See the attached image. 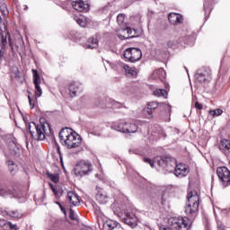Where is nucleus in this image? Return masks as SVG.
<instances>
[{
    "mask_svg": "<svg viewBox=\"0 0 230 230\" xmlns=\"http://www.w3.org/2000/svg\"><path fill=\"white\" fill-rule=\"evenodd\" d=\"M59 139L66 148H76L82 144V137L71 128H64L59 132Z\"/></svg>",
    "mask_w": 230,
    "mask_h": 230,
    "instance_id": "nucleus-1",
    "label": "nucleus"
},
{
    "mask_svg": "<svg viewBox=\"0 0 230 230\" xmlns=\"http://www.w3.org/2000/svg\"><path fill=\"white\" fill-rule=\"evenodd\" d=\"M40 123L42 129L35 122L30 123L29 130L31 136H35V134H37L38 137H44V134H46L47 136H49L52 134L51 126H49V123H48V120H46V118L44 117L40 118Z\"/></svg>",
    "mask_w": 230,
    "mask_h": 230,
    "instance_id": "nucleus-2",
    "label": "nucleus"
},
{
    "mask_svg": "<svg viewBox=\"0 0 230 230\" xmlns=\"http://www.w3.org/2000/svg\"><path fill=\"white\" fill-rule=\"evenodd\" d=\"M199 193L196 190L190 191L187 195L185 213L187 215H195L199 211Z\"/></svg>",
    "mask_w": 230,
    "mask_h": 230,
    "instance_id": "nucleus-3",
    "label": "nucleus"
},
{
    "mask_svg": "<svg viewBox=\"0 0 230 230\" xmlns=\"http://www.w3.org/2000/svg\"><path fill=\"white\" fill-rule=\"evenodd\" d=\"M123 56L128 62H139L143 57V52L137 48H128L124 50Z\"/></svg>",
    "mask_w": 230,
    "mask_h": 230,
    "instance_id": "nucleus-4",
    "label": "nucleus"
},
{
    "mask_svg": "<svg viewBox=\"0 0 230 230\" xmlns=\"http://www.w3.org/2000/svg\"><path fill=\"white\" fill-rule=\"evenodd\" d=\"M113 128L124 134H134V132H137V126H136V124H127V122L123 120L115 123Z\"/></svg>",
    "mask_w": 230,
    "mask_h": 230,
    "instance_id": "nucleus-5",
    "label": "nucleus"
},
{
    "mask_svg": "<svg viewBox=\"0 0 230 230\" xmlns=\"http://www.w3.org/2000/svg\"><path fill=\"white\" fill-rule=\"evenodd\" d=\"M168 223L172 229L188 230V220L183 217H171Z\"/></svg>",
    "mask_w": 230,
    "mask_h": 230,
    "instance_id": "nucleus-6",
    "label": "nucleus"
},
{
    "mask_svg": "<svg viewBox=\"0 0 230 230\" xmlns=\"http://www.w3.org/2000/svg\"><path fill=\"white\" fill-rule=\"evenodd\" d=\"M72 7L76 12H89V8H91V4H89V0H70Z\"/></svg>",
    "mask_w": 230,
    "mask_h": 230,
    "instance_id": "nucleus-7",
    "label": "nucleus"
},
{
    "mask_svg": "<svg viewBox=\"0 0 230 230\" xmlns=\"http://www.w3.org/2000/svg\"><path fill=\"white\" fill-rule=\"evenodd\" d=\"M91 172V164L87 162L80 163L75 168V173L78 175H85Z\"/></svg>",
    "mask_w": 230,
    "mask_h": 230,
    "instance_id": "nucleus-8",
    "label": "nucleus"
},
{
    "mask_svg": "<svg viewBox=\"0 0 230 230\" xmlns=\"http://www.w3.org/2000/svg\"><path fill=\"white\" fill-rule=\"evenodd\" d=\"M217 175L223 182H230V171L226 167H219Z\"/></svg>",
    "mask_w": 230,
    "mask_h": 230,
    "instance_id": "nucleus-9",
    "label": "nucleus"
},
{
    "mask_svg": "<svg viewBox=\"0 0 230 230\" xmlns=\"http://www.w3.org/2000/svg\"><path fill=\"white\" fill-rule=\"evenodd\" d=\"M174 175H176V177H186V175H188V168L186 165L182 164H177L174 170Z\"/></svg>",
    "mask_w": 230,
    "mask_h": 230,
    "instance_id": "nucleus-10",
    "label": "nucleus"
},
{
    "mask_svg": "<svg viewBox=\"0 0 230 230\" xmlns=\"http://www.w3.org/2000/svg\"><path fill=\"white\" fill-rule=\"evenodd\" d=\"M219 149L223 152H228L230 154V138L229 136L220 139L218 144Z\"/></svg>",
    "mask_w": 230,
    "mask_h": 230,
    "instance_id": "nucleus-11",
    "label": "nucleus"
},
{
    "mask_svg": "<svg viewBox=\"0 0 230 230\" xmlns=\"http://www.w3.org/2000/svg\"><path fill=\"white\" fill-rule=\"evenodd\" d=\"M49 186L52 190L56 199H60V197L64 195V186L62 185L54 186L52 183H49Z\"/></svg>",
    "mask_w": 230,
    "mask_h": 230,
    "instance_id": "nucleus-12",
    "label": "nucleus"
},
{
    "mask_svg": "<svg viewBox=\"0 0 230 230\" xmlns=\"http://www.w3.org/2000/svg\"><path fill=\"white\" fill-rule=\"evenodd\" d=\"M67 198L72 205L78 206L80 204V198H78V195H76V193L70 191L67 194Z\"/></svg>",
    "mask_w": 230,
    "mask_h": 230,
    "instance_id": "nucleus-13",
    "label": "nucleus"
},
{
    "mask_svg": "<svg viewBox=\"0 0 230 230\" xmlns=\"http://www.w3.org/2000/svg\"><path fill=\"white\" fill-rule=\"evenodd\" d=\"M169 21L172 24H179L182 21V16L181 14L172 13L169 14Z\"/></svg>",
    "mask_w": 230,
    "mask_h": 230,
    "instance_id": "nucleus-14",
    "label": "nucleus"
},
{
    "mask_svg": "<svg viewBox=\"0 0 230 230\" xmlns=\"http://www.w3.org/2000/svg\"><path fill=\"white\" fill-rule=\"evenodd\" d=\"M116 227H118V223L112 219H108L103 223L104 230H113L116 229Z\"/></svg>",
    "mask_w": 230,
    "mask_h": 230,
    "instance_id": "nucleus-15",
    "label": "nucleus"
},
{
    "mask_svg": "<svg viewBox=\"0 0 230 230\" xmlns=\"http://www.w3.org/2000/svg\"><path fill=\"white\" fill-rule=\"evenodd\" d=\"M122 67H123L127 76H137V70H136L135 67H130L128 65H123Z\"/></svg>",
    "mask_w": 230,
    "mask_h": 230,
    "instance_id": "nucleus-16",
    "label": "nucleus"
},
{
    "mask_svg": "<svg viewBox=\"0 0 230 230\" xmlns=\"http://www.w3.org/2000/svg\"><path fill=\"white\" fill-rule=\"evenodd\" d=\"M85 46L89 49H94V48H98V39H96V38L88 39L85 43Z\"/></svg>",
    "mask_w": 230,
    "mask_h": 230,
    "instance_id": "nucleus-17",
    "label": "nucleus"
},
{
    "mask_svg": "<svg viewBox=\"0 0 230 230\" xmlns=\"http://www.w3.org/2000/svg\"><path fill=\"white\" fill-rule=\"evenodd\" d=\"M96 199L100 204H105L107 202V193L103 190H99L96 195Z\"/></svg>",
    "mask_w": 230,
    "mask_h": 230,
    "instance_id": "nucleus-18",
    "label": "nucleus"
},
{
    "mask_svg": "<svg viewBox=\"0 0 230 230\" xmlns=\"http://www.w3.org/2000/svg\"><path fill=\"white\" fill-rule=\"evenodd\" d=\"M117 37H119V40H128V35L127 34V29L119 30L117 31Z\"/></svg>",
    "mask_w": 230,
    "mask_h": 230,
    "instance_id": "nucleus-19",
    "label": "nucleus"
},
{
    "mask_svg": "<svg viewBox=\"0 0 230 230\" xmlns=\"http://www.w3.org/2000/svg\"><path fill=\"white\" fill-rule=\"evenodd\" d=\"M224 111H222V109H216V110H210L208 111V114H210V116L212 118H217L218 116H222Z\"/></svg>",
    "mask_w": 230,
    "mask_h": 230,
    "instance_id": "nucleus-20",
    "label": "nucleus"
},
{
    "mask_svg": "<svg viewBox=\"0 0 230 230\" xmlns=\"http://www.w3.org/2000/svg\"><path fill=\"white\" fill-rule=\"evenodd\" d=\"M76 22L81 26V28H85V26H87V18L84 16H79L76 18Z\"/></svg>",
    "mask_w": 230,
    "mask_h": 230,
    "instance_id": "nucleus-21",
    "label": "nucleus"
},
{
    "mask_svg": "<svg viewBox=\"0 0 230 230\" xmlns=\"http://www.w3.org/2000/svg\"><path fill=\"white\" fill-rule=\"evenodd\" d=\"M47 176H48V179H49L50 181H52V182H55V183L58 182V181L60 180L58 174L47 172Z\"/></svg>",
    "mask_w": 230,
    "mask_h": 230,
    "instance_id": "nucleus-22",
    "label": "nucleus"
},
{
    "mask_svg": "<svg viewBox=\"0 0 230 230\" xmlns=\"http://www.w3.org/2000/svg\"><path fill=\"white\" fill-rule=\"evenodd\" d=\"M33 76H34V84L35 85H40V75H39V72L37 70L33 69L32 70Z\"/></svg>",
    "mask_w": 230,
    "mask_h": 230,
    "instance_id": "nucleus-23",
    "label": "nucleus"
},
{
    "mask_svg": "<svg viewBox=\"0 0 230 230\" xmlns=\"http://www.w3.org/2000/svg\"><path fill=\"white\" fill-rule=\"evenodd\" d=\"M126 32L128 35V39H134V37H137V31H136V30L127 28Z\"/></svg>",
    "mask_w": 230,
    "mask_h": 230,
    "instance_id": "nucleus-24",
    "label": "nucleus"
},
{
    "mask_svg": "<svg viewBox=\"0 0 230 230\" xmlns=\"http://www.w3.org/2000/svg\"><path fill=\"white\" fill-rule=\"evenodd\" d=\"M35 89L36 98H40V96H42V88H40V84H35Z\"/></svg>",
    "mask_w": 230,
    "mask_h": 230,
    "instance_id": "nucleus-25",
    "label": "nucleus"
},
{
    "mask_svg": "<svg viewBox=\"0 0 230 230\" xmlns=\"http://www.w3.org/2000/svg\"><path fill=\"white\" fill-rule=\"evenodd\" d=\"M166 91L163 90V89H158L156 91H155V95L158 96V98H161V96H166Z\"/></svg>",
    "mask_w": 230,
    "mask_h": 230,
    "instance_id": "nucleus-26",
    "label": "nucleus"
},
{
    "mask_svg": "<svg viewBox=\"0 0 230 230\" xmlns=\"http://www.w3.org/2000/svg\"><path fill=\"white\" fill-rule=\"evenodd\" d=\"M1 226L3 227L4 230H9L10 227H12V223L2 221L1 222Z\"/></svg>",
    "mask_w": 230,
    "mask_h": 230,
    "instance_id": "nucleus-27",
    "label": "nucleus"
},
{
    "mask_svg": "<svg viewBox=\"0 0 230 230\" xmlns=\"http://www.w3.org/2000/svg\"><path fill=\"white\" fill-rule=\"evenodd\" d=\"M0 10L4 15H8V8H6L5 4H0Z\"/></svg>",
    "mask_w": 230,
    "mask_h": 230,
    "instance_id": "nucleus-28",
    "label": "nucleus"
},
{
    "mask_svg": "<svg viewBox=\"0 0 230 230\" xmlns=\"http://www.w3.org/2000/svg\"><path fill=\"white\" fill-rule=\"evenodd\" d=\"M117 22H118L119 24H123V22H125V15H123V14H119V15L117 16Z\"/></svg>",
    "mask_w": 230,
    "mask_h": 230,
    "instance_id": "nucleus-29",
    "label": "nucleus"
},
{
    "mask_svg": "<svg viewBox=\"0 0 230 230\" xmlns=\"http://www.w3.org/2000/svg\"><path fill=\"white\" fill-rule=\"evenodd\" d=\"M28 99H29V103H30L31 109H35V103H33V99H31V92H29Z\"/></svg>",
    "mask_w": 230,
    "mask_h": 230,
    "instance_id": "nucleus-30",
    "label": "nucleus"
},
{
    "mask_svg": "<svg viewBox=\"0 0 230 230\" xmlns=\"http://www.w3.org/2000/svg\"><path fill=\"white\" fill-rule=\"evenodd\" d=\"M9 150H11L12 152H17V145L13 142H11L9 144Z\"/></svg>",
    "mask_w": 230,
    "mask_h": 230,
    "instance_id": "nucleus-31",
    "label": "nucleus"
},
{
    "mask_svg": "<svg viewBox=\"0 0 230 230\" xmlns=\"http://www.w3.org/2000/svg\"><path fill=\"white\" fill-rule=\"evenodd\" d=\"M144 161L145 163H149L150 166L154 168V162L151 159L145 158Z\"/></svg>",
    "mask_w": 230,
    "mask_h": 230,
    "instance_id": "nucleus-32",
    "label": "nucleus"
},
{
    "mask_svg": "<svg viewBox=\"0 0 230 230\" xmlns=\"http://www.w3.org/2000/svg\"><path fill=\"white\" fill-rule=\"evenodd\" d=\"M149 109H156L157 108V104L155 102H151L148 104Z\"/></svg>",
    "mask_w": 230,
    "mask_h": 230,
    "instance_id": "nucleus-33",
    "label": "nucleus"
},
{
    "mask_svg": "<svg viewBox=\"0 0 230 230\" xmlns=\"http://www.w3.org/2000/svg\"><path fill=\"white\" fill-rule=\"evenodd\" d=\"M195 107H196L197 109H199V111H201V109H202V104H200V103H199V102H196V103H195Z\"/></svg>",
    "mask_w": 230,
    "mask_h": 230,
    "instance_id": "nucleus-34",
    "label": "nucleus"
},
{
    "mask_svg": "<svg viewBox=\"0 0 230 230\" xmlns=\"http://www.w3.org/2000/svg\"><path fill=\"white\" fill-rule=\"evenodd\" d=\"M58 152L59 154V157H60L61 163H62V164H64V160L62 159V154H60V148L59 147H58Z\"/></svg>",
    "mask_w": 230,
    "mask_h": 230,
    "instance_id": "nucleus-35",
    "label": "nucleus"
},
{
    "mask_svg": "<svg viewBox=\"0 0 230 230\" xmlns=\"http://www.w3.org/2000/svg\"><path fill=\"white\" fill-rule=\"evenodd\" d=\"M70 218H72V220H75V214H73V210L70 211Z\"/></svg>",
    "mask_w": 230,
    "mask_h": 230,
    "instance_id": "nucleus-36",
    "label": "nucleus"
},
{
    "mask_svg": "<svg viewBox=\"0 0 230 230\" xmlns=\"http://www.w3.org/2000/svg\"><path fill=\"white\" fill-rule=\"evenodd\" d=\"M10 229H17V226L12 225V227H10Z\"/></svg>",
    "mask_w": 230,
    "mask_h": 230,
    "instance_id": "nucleus-37",
    "label": "nucleus"
},
{
    "mask_svg": "<svg viewBox=\"0 0 230 230\" xmlns=\"http://www.w3.org/2000/svg\"><path fill=\"white\" fill-rule=\"evenodd\" d=\"M3 57H4L3 51L0 50V58H3Z\"/></svg>",
    "mask_w": 230,
    "mask_h": 230,
    "instance_id": "nucleus-38",
    "label": "nucleus"
},
{
    "mask_svg": "<svg viewBox=\"0 0 230 230\" xmlns=\"http://www.w3.org/2000/svg\"><path fill=\"white\" fill-rule=\"evenodd\" d=\"M62 213H64V215H66V208H61Z\"/></svg>",
    "mask_w": 230,
    "mask_h": 230,
    "instance_id": "nucleus-39",
    "label": "nucleus"
},
{
    "mask_svg": "<svg viewBox=\"0 0 230 230\" xmlns=\"http://www.w3.org/2000/svg\"><path fill=\"white\" fill-rule=\"evenodd\" d=\"M57 204H58V206H59V208H60V206H62V204H60L59 202H57Z\"/></svg>",
    "mask_w": 230,
    "mask_h": 230,
    "instance_id": "nucleus-40",
    "label": "nucleus"
},
{
    "mask_svg": "<svg viewBox=\"0 0 230 230\" xmlns=\"http://www.w3.org/2000/svg\"><path fill=\"white\" fill-rule=\"evenodd\" d=\"M162 230H170V228H163Z\"/></svg>",
    "mask_w": 230,
    "mask_h": 230,
    "instance_id": "nucleus-41",
    "label": "nucleus"
},
{
    "mask_svg": "<svg viewBox=\"0 0 230 230\" xmlns=\"http://www.w3.org/2000/svg\"><path fill=\"white\" fill-rule=\"evenodd\" d=\"M60 208V209H63L64 208L62 207V205L59 207Z\"/></svg>",
    "mask_w": 230,
    "mask_h": 230,
    "instance_id": "nucleus-42",
    "label": "nucleus"
},
{
    "mask_svg": "<svg viewBox=\"0 0 230 230\" xmlns=\"http://www.w3.org/2000/svg\"><path fill=\"white\" fill-rule=\"evenodd\" d=\"M0 21H1V18H0Z\"/></svg>",
    "mask_w": 230,
    "mask_h": 230,
    "instance_id": "nucleus-43",
    "label": "nucleus"
}]
</instances>
